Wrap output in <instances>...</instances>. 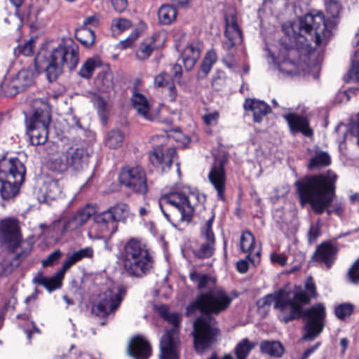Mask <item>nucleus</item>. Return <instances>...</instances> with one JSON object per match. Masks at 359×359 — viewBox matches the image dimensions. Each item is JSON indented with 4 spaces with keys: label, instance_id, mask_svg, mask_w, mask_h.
I'll list each match as a JSON object with an SVG mask.
<instances>
[{
    "label": "nucleus",
    "instance_id": "39",
    "mask_svg": "<svg viewBox=\"0 0 359 359\" xmlns=\"http://www.w3.org/2000/svg\"><path fill=\"white\" fill-rule=\"evenodd\" d=\"M48 166L50 169L58 172H64L69 168H71L65 152L61 156L51 159L49 161Z\"/></svg>",
    "mask_w": 359,
    "mask_h": 359
},
{
    "label": "nucleus",
    "instance_id": "35",
    "mask_svg": "<svg viewBox=\"0 0 359 359\" xmlns=\"http://www.w3.org/2000/svg\"><path fill=\"white\" fill-rule=\"evenodd\" d=\"M158 16L161 24L170 25L175 20L177 11L173 6L165 4L158 9Z\"/></svg>",
    "mask_w": 359,
    "mask_h": 359
},
{
    "label": "nucleus",
    "instance_id": "42",
    "mask_svg": "<svg viewBox=\"0 0 359 359\" xmlns=\"http://www.w3.org/2000/svg\"><path fill=\"white\" fill-rule=\"evenodd\" d=\"M215 241H206L199 249L194 251V255L200 259L210 257L215 251Z\"/></svg>",
    "mask_w": 359,
    "mask_h": 359
},
{
    "label": "nucleus",
    "instance_id": "32",
    "mask_svg": "<svg viewBox=\"0 0 359 359\" xmlns=\"http://www.w3.org/2000/svg\"><path fill=\"white\" fill-rule=\"evenodd\" d=\"M125 139L123 133L118 129L110 130L106 135L105 146L111 149H117L123 145Z\"/></svg>",
    "mask_w": 359,
    "mask_h": 359
},
{
    "label": "nucleus",
    "instance_id": "16",
    "mask_svg": "<svg viewBox=\"0 0 359 359\" xmlns=\"http://www.w3.org/2000/svg\"><path fill=\"white\" fill-rule=\"evenodd\" d=\"M96 207L90 204L80 208L71 217L63 220V231H72L84 225L95 214Z\"/></svg>",
    "mask_w": 359,
    "mask_h": 359
},
{
    "label": "nucleus",
    "instance_id": "40",
    "mask_svg": "<svg viewBox=\"0 0 359 359\" xmlns=\"http://www.w3.org/2000/svg\"><path fill=\"white\" fill-rule=\"evenodd\" d=\"M255 346V344L251 343L248 339H242L235 348L236 359H247Z\"/></svg>",
    "mask_w": 359,
    "mask_h": 359
},
{
    "label": "nucleus",
    "instance_id": "59",
    "mask_svg": "<svg viewBox=\"0 0 359 359\" xmlns=\"http://www.w3.org/2000/svg\"><path fill=\"white\" fill-rule=\"evenodd\" d=\"M114 9L118 12H123L128 6V0H111Z\"/></svg>",
    "mask_w": 359,
    "mask_h": 359
},
{
    "label": "nucleus",
    "instance_id": "17",
    "mask_svg": "<svg viewBox=\"0 0 359 359\" xmlns=\"http://www.w3.org/2000/svg\"><path fill=\"white\" fill-rule=\"evenodd\" d=\"M175 155L176 150L174 147L163 149L157 147L150 154L149 161L154 166L160 168L162 172H165L170 168Z\"/></svg>",
    "mask_w": 359,
    "mask_h": 359
},
{
    "label": "nucleus",
    "instance_id": "9",
    "mask_svg": "<svg viewBox=\"0 0 359 359\" xmlns=\"http://www.w3.org/2000/svg\"><path fill=\"white\" fill-rule=\"evenodd\" d=\"M25 172V167L18 158L4 157L0 160V194L2 198L8 200L18 194Z\"/></svg>",
    "mask_w": 359,
    "mask_h": 359
},
{
    "label": "nucleus",
    "instance_id": "51",
    "mask_svg": "<svg viewBox=\"0 0 359 359\" xmlns=\"http://www.w3.org/2000/svg\"><path fill=\"white\" fill-rule=\"evenodd\" d=\"M62 253L60 250H56L50 253L46 259L42 261V265L44 267L51 266L55 264L62 257Z\"/></svg>",
    "mask_w": 359,
    "mask_h": 359
},
{
    "label": "nucleus",
    "instance_id": "29",
    "mask_svg": "<svg viewBox=\"0 0 359 359\" xmlns=\"http://www.w3.org/2000/svg\"><path fill=\"white\" fill-rule=\"evenodd\" d=\"M154 84L158 87H167L169 90V100L174 101L177 95V90L172 82L171 76L165 73L162 72L158 74L154 79Z\"/></svg>",
    "mask_w": 359,
    "mask_h": 359
},
{
    "label": "nucleus",
    "instance_id": "56",
    "mask_svg": "<svg viewBox=\"0 0 359 359\" xmlns=\"http://www.w3.org/2000/svg\"><path fill=\"white\" fill-rule=\"evenodd\" d=\"M79 261L83 258H91L93 256V250L90 247L82 248L78 251L74 252Z\"/></svg>",
    "mask_w": 359,
    "mask_h": 359
},
{
    "label": "nucleus",
    "instance_id": "43",
    "mask_svg": "<svg viewBox=\"0 0 359 359\" xmlns=\"http://www.w3.org/2000/svg\"><path fill=\"white\" fill-rule=\"evenodd\" d=\"M344 79L346 82L359 81V50L355 51L352 66Z\"/></svg>",
    "mask_w": 359,
    "mask_h": 359
},
{
    "label": "nucleus",
    "instance_id": "55",
    "mask_svg": "<svg viewBox=\"0 0 359 359\" xmlns=\"http://www.w3.org/2000/svg\"><path fill=\"white\" fill-rule=\"evenodd\" d=\"M101 21L102 16L100 14L96 13L85 18L83 23V27H87L88 25L97 27L100 24Z\"/></svg>",
    "mask_w": 359,
    "mask_h": 359
},
{
    "label": "nucleus",
    "instance_id": "47",
    "mask_svg": "<svg viewBox=\"0 0 359 359\" xmlns=\"http://www.w3.org/2000/svg\"><path fill=\"white\" fill-rule=\"evenodd\" d=\"M77 262H79V260L74 252L72 254H68L67 255V257L64 260L61 269L57 273L61 280L63 278L66 271L68 269H69L71 266L76 264Z\"/></svg>",
    "mask_w": 359,
    "mask_h": 359
},
{
    "label": "nucleus",
    "instance_id": "46",
    "mask_svg": "<svg viewBox=\"0 0 359 359\" xmlns=\"http://www.w3.org/2000/svg\"><path fill=\"white\" fill-rule=\"evenodd\" d=\"M34 40L30 39L23 44L19 45L14 49V54L18 57L20 55L30 56L34 53Z\"/></svg>",
    "mask_w": 359,
    "mask_h": 359
},
{
    "label": "nucleus",
    "instance_id": "37",
    "mask_svg": "<svg viewBox=\"0 0 359 359\" xmlns=\"http://www.w3.org/2000/svg\"><path fill=\"white\" fill-rule=\"evenodd\" d=\"M92 102L97 109L101 122L106 125L109 115V108L107 102L98 95H93Z\"/></svg>",
    "mask_w": 359,
    "mask_h": 359
},
{
    "label": "nucleus",
    "instance_id": "1",
    "mask_svg": "<svg viewBox=\"0 0 359 359\" xmlns=\"http://www.w3.org/2000/svg\"><path fill=\"white\" fill-rule=\"evenodd\" d=\"M305 290L300 286L292 289L284 287L262 298L263 306L273 304L275 309L280 311V319L287 323L299 318L306 320L304 340H313L323 330L325 318V308L318 303L310 309L303 311V306L308 304L311 298L317 297L315 283L311 277H308L304 285Z\"/></svg>",
    "mask_w": 359,
    "mask_h": 359
},
{
    "label": "nucleus",
    "instance_id": "52",
    "mask_svg": "<svg viewBox=\"0 0 359 359\" xmlns=\"http://www.w3.org/2000/svg\"><path fill=\"white\" fill-rule=\"evenodd\" d=\"M130 27V21L123 18L114 19L111 22V27L117 29L119 32H123Z\"/></svg>",
    "mask_w": 359,
    "mask_h": 359
},
{
    "label": "nucleus",
    "instance_id": "27",
    "mask_svg": "<svg viewBox=\"0 0 359 359\" xmlns=\"http://www.w3.org/2000/svg\"><path fill=\"white\" fill-rule=\"evenodd\" d=\"M20 92L29 86L34 80V73L31 69H22L15 75L11 76Z\"/></svg>",
    "mask_w": 359,
    "mask_h": 359
},
{
    "label": "nucleus",
    "instance_id": "49",
    "mask_svg": "<svg viewBox=\"0 0 359 359\" xmlns=\"http://www.w3.org/2000/svg\"><path fill=\"white\" fill-rule=\"evenodd\" d=\"M215 215H212L205 223L202 227L201 233L205 241H215V236L212 230V222L214 220Z\"/></svg>",
    "mask_w": 359,
    "mask_h": 359
},
{
    "label": "nucleus",
    "instance_id": "63",
    "mask_svg": "<svg viewBox=\"0 0 359 359\" xmlns=\"http://www.w3.org/2000/svg\"><path fill=\"white\" fill-rule=\"evenodd\" d=\"M248 262L245 260L242 259L237 262V269L241 273H245L248 270Z\"/></svg>",
    "mask_w": 359,
    "mask_h": 359
},
{
    "label": "nucleus",
    "instance_id": "13",
    "mask_svg": "<svg viewBox=\"0 0 359 359\" xmlns=\"http://www.w3.org/2000/svg\"><path fill=\"white\" fill-rule=\"evenodd\" d=\"M119 181L134 192L144 194L147 191L146 174L139 165L124 167L120 172Z\"/></svg>",
    "mask_w": 359,
    "mask_h": 359
},
{
    "label": "nucleus",
    "instance_id": "38",
    "mask_svg": "<svg viewBox=\"0 0 359 359\" xmlns=\"http://www.w3.org/2000/svg\"><path fill=\"white\" fill-rule=\"evenodd\" d=\"M155 48L154 38H149L141 43L136 53V56L139 60H144L151 55Z\"/></svg>",
    "mask_w": 359,
    "mask_h": 359
},
{
    "label": "nucleus",
    "instance_id": "7",
    "mask_svg": "<svg viewBox=\"0 0 359 359\" xmlns=\"http://www.w3.org/2000/svg\"><path fill=\"white\" fill-rule=\"evenodd\" d=\"M205 200V196L198 193L193 192L188 196L173 193L162 198L160 206L168 220L171 221L172 217L180 222H190L197 203H203Z\"/></svg>",
    "mask_w": 359,
    "mask_h": 359
},
{
    "label": "nucleus",
    "instance_id": "60",
    "mask_svg": "<svg viewBox=\"0 0 359 359\" xmlns=\"http://www.w3.org/2000/svg\"><path fill=\"white\" fill-rule=\"evenodd\" d=\"M138 37V34L137 32L133 33L131 36L127 38L126 40L122 41L121 42V46L123 48H127L132 46L133 42L135 39Z\"/></svg>",
    "mask_w": 359,
    "mask_h": 359
},
{
    "label": "nucleus",
    "instance_id": "10",
    "mask_svg": "<svg viewBox=\"0 0 359 359\" xmlns=\"http://www.w3.org/2000/svg\"><path fill=\"white\" fill-rule=\"evenodd\" d=\"M34 111L27 120V133L33 145L45 144L48 136V126L51 121L48 104L41 99L33 101Z\"/></svg>",
    "mask_w": 359,
    "mask_h": 359
},
{
    "label": "nucleus",
    "instance_id": "58",
    "mask_svg": "<svg viewBox=\"0 0 359 359\" xmlns=\"http://www.w3.org/2000/svg\"><path fill=\"white\" fill-rule=\"evenodd\" d=\"M320 226L318 224H313L311 226L308 238L310 243L314 242L320 235Z\"/></svg>",
    "mask_w": 359,
    "mask_h": 359
},
{
    "label": "nucleus",
    "instance_id": "54",
    "mask_svg": "<svg viewBox=\"0 0 359 359\" xmlns=\"http://www.w3.org/2000/svg\"><path fill=\"white\" fill-rule=\"evenodd\" d=\"M219 113L217 111L207 112L202 116L203 122L208 126H215L218 123Z\"/></svg>",
    "mask_w": 359,
    "mask_h": 359
},
{
    "label": "nucleus",
    "instance_id": "45",
    "mask_svg": "<svg viewBox=\"0 0 359 359\" xmlns=\"http://www.w3.org/2000/svg\"><path fill=\"white\" fill-rule=\"evenodd\" d=\"M1 88L6 96H13L20 93L11 77H7L4 79Z\"/></svg>",
    "mask_w": 359,
    "mask_h": 359
},
{
    "label": "nucleus",
    "instance_id": "30",
    "mask_svg": "<svg viewBox=\"0 0 359 359\" xmlns=\"http://www.w3.org/2000/svg\"><path fill=\"white\" fill-rule=\"evenodd\" d=\"M102 61L98 57H89L81 65L79 75L83 79H89L92 77L95 70L102 66Z\"/></svg>",
    "mask_w": 359,
    "mask_h": 359
},
{
    "label": "nucleus",
    "instance_id": "25",
    "mask_svg": "<svg viewBox=\"0 0 359 359\" xmlns=\"http://www.w3.org/2000/svg\"><path fill=\"white\" fill-rule=\"evenodd\" d=\"M132 104L137 112L146 119H151L149 114L150 104L146 97L137 92H135L131 98Z\"/></svg>",
    "mask_w": 359,
    "mask_h": 359
},
{
    "label": "nucleus",
    "instance_id": "22",
    "mask_svg": "<svg viewBox=\"0 0 359 359\" xmlns=\"http://www.w3.org/2000/svg\"><path fill=\"white\" fill-rule=\"evenodd\" d=\"M201 46L199 43H192L185 47L182 53L184 68L189 71L195 65L201 56Z\"/></svg>",
    "mask_w": 359,
    "mask_h": 359
},
{
    "label": "nucleus",
    "instance_id": "6",
    "mask_svg": "<svg viewBox=\"0 0 359 359\" xmlns=\"http://www.w3.org/2000/svg\"><path fill=\"white\" fill-rule=\"evenodd\" d=\"M22 237L18 222L15 219H6L0 222V245L8 249V252L0 262V275L6 276L11 274L31 251V247L21 254L13 256V252L20 244Z\"/></svg>",
    "mask_w": 359,
    "mask_h": 359
},
{
    "label": "nucleus",
    "instance_id": "53",
    "mask_svg": "<svg viewBox=\"0 0 359 359\" xmlns=\"http://www.w3.org/2000/svg\"><path fill=\"white\" fill-rule=\"evenodd\" d=\"M348 276L354 284L359 283V258L352 264L348 271Z\"/></svg>",
    "mask_w": 359,
    "mask_h": 359
},
{
    "label": "nucleus",
    "instance_id": "18",
    "mask_svg": "<svg viewBox=\"0 0 359 359\" xmlns=\"http://www.w3.org/2000/svg\"><path fill=\"white\" fill-rule=\"evenodd\" d=\"M225 36L227 40L223 42L222 47L226 50H230L234 46L242 42V32L234 14L226 16Z\"/></svg>",
    "mask_w": 359,
    "mask_h": 359
},
{
    "label": "nucleus",
    "instance_id": "21",
    "mask_svg": "<svg viewBox=\"0 0 359 359\" xmlns=\"http://www.w3.org/2000/svg\"><path fill=\"white\" fill-rule=\"evenodd\" d=\"M128 351L135 359H147L151 353L148 341L140 337H136L131 340Z\"/></svg>",
    "mask_w": 359,
    "mask_h": 359
},
{
    "label": "nucleus",
    "instance_id": "50",
    "mask_svg": "<svg viewBox=\"0 0 359 359\" xmlns=\"http://www.w3.org/2000/svg\"><path fill=\"white\" fill-rule=\"evenodd\" d=\"M327 12L332 18H337L341 12V6L337 0H329L326 4Z\"/></svg>",
    "mask_w": 359,
    "mask_h": 359
},
{
    "label": "nucleus",
    "instance_id": "3",
    "mask_svg": "<svg viewBox=\"0 0 359 359\" xmlns=\"http://www.w3.org/2000/svg\"><path fill=\"white\" fill-rule=\"evenodd\" d=\"M337 175L329 170L326 173L306 176L296 181V187L301 206L310 204L312 210L318 215L327 211L328 215L335 212L342 214L344 206L341 203H331L335 197Z\"/></svg>",
    "mask_w": 359,
    "mask_h": 359
},
{
    "label": "nucleus",
    "instance_id": "15",
    "mask_svg": "<svg viewBox=\"0 0 359 359\" xmlns=\"http://www.w3.org/2000/svg\"><path fill=\"white\" fill-rule=\"evenodd\" d=\"M227 162L225 156L216 158L208 173V180L217 191L219 200L225 201L226 177L224 165Z\"/></svg>",
    "mask_w": 359,
    "mask_h": 359
},
{
    "label": "nucleus",
    "instance_id": "20",
    "mask_svg": "<svg viewBox=\"0 0 359 359\" xmlns=\"http://www.w3.org/2000/svg\"><path fill=\"white\" fill-rule=\"evenodd\" d=\"M337 252V248L330 243H323L316 248L313 255V259L316 262H323L327 269H330Z\"/></svg>",
    "mask_w": 359,
    "mask_h": 359
},
{
    "label": "nucleus",
    "instance_id": "23",
    "mask_svg": "<svg viewBox=\"0 0 359 359\" xmlns=\"http://www.w3.org/2000/svg\"><path fill=\"white\" fill-rule=\"evenodd\" d=\"M292 132H300L306 136H311L312 130L309 127V123L305 117L294 114H289L284 116Z\"/></svg>",
    "mask_w": 359,
    "mask_h": 359
},
{
    "label": "nucleus",
    "instance_id": "5",
    "mask_svg": "<svg viewBox=\"0 0 359 359\" xmlns=\"http://www.w3.org/2000/svg\"><path fill=\"white\" fill-rule=\"evenodd\" d=\"M295 27L307 34L310 36V40H313L318 46L330 36V32L327 29L323 13H308L300 20L298 25L283 26L285 37L282 39V44L287 49L299 48L300 47L299 43L303 44L304 40H308L301 34L297 33Z\"/></svg>",
    "mask_w": 359,
    "mask_h": 359
},
{
    "label": "nucleus",
    "instance_id": "41",
    "mask_svg": "<svg viewBox=\"0 0 359 359\" xmlns=\"http://www.w3.org/2000/svg\"><path fill=\"white\" fill-rule=\"evenodd\" d=\"M330 163V156L325 152L317 153L313 158H311L309 168H320L322 167L327 166Z\"/></svg>",
    "mask_w": 359,
    "mask_h": 359
},
{
    "label": "nucleus",
    "instance_id": "24",
    "mask_svg": "<svg viewBox=\"0 0 359 359\" xmlns=\"http://www.w3.org/2000/svg\"><path fill=\"white\" fill-rule=\"evenodd\" d=\"M245 109L253 112L254 121L260 122L264 116L271 112V107L260 100H247L244 104Z\"/></svg>",
    "mask_w": 359,
    "mask_h": 359
},
{
    "label": "nucleus",
    "instance_id": "4",
    "mask_svg": "<svg viewBox=\"0 0 359 359\" xmlns=\"http://www.w3.org/2000/svg\"><path fill=\"white\" fill-rule=\"evenodd\" d=\"M79 60L78 45L68 40L50 51H40L35 58L34 64L38 72H45L48 81L53 82L62 74L65 65L72 70L76 67Z\"/></svg>",
    "mask_w": 359,
    "mask_h": 359
},
{
    "label": "nucleus",
    "instance_id": "61",
    "mask_svg": "<svg viewBox=\"0 0 359 359\" xmlns=\"http://www.w3.org/2000/svg\"><path fill=\"white\" fill-rule=\"evenodd\" d=\"M217 60V53L213 50L208 51L204 58L205 61H206L208 63H210L212 65L216 62Z\"/></svg>",
    "mask_w": 359,
    "mask_h": 359
},
{
    "label": "nucleus",
    "instance_id": "26",
    "mask_svg": "<svg viewBox=\"0 0 359 359\" xmlns=\"http://www.w3.org/2000/svg\"><path fill=\"white\" fill-rule=\"evenodd\" d=\"M95 83L101 91H107L113 87V74L109 67H105L97 75Z\"/></svg>",
    "mask_w": 359,
    "mask_h": 359
},
{
    "label": "nucleus",
    "instance_id": "12",
    "mask_svg": "<svg viewBox=\"0 0 359 359\" xmlns=\"http://www.w3.org/2000/svg\"><path fill=\"white\" fill-rule=\"evenodd\" d=\"M125 294V289L121 286L107 290L100 294L99 302L93 306V313L98 316H107L118 309Z\"/></svg>",
    "mask_w": 359,
    "mask_h": 359
},
{
    "label": "nucleus",
    "instance_id": "28",
    "mask_svg": "<svg viewBox=\"0 0 359 359\" xmlns=\"http://www.w3.org/2000/svg\"><path fill=\"white\" fill-rule=\"evenodd\" d=\"M63 187V183L59 180L49 179L43 184L45 197L46 199L55 200L58 198Z\"/></svg>",
    "mask_w": 359,
    "mask_h": 359
},
{
    "label": "nucleus",
    "instance_id": "33",
    "mask_svg": "<svg viewBox=\"0 0 359 359\" xmlns=\"http://www.w3.org/2000/svg\"><path fill=\"white\" fill-rule=\"evenodd\" d=\"M254 244L255 237L253 234L249 231H243L241 236L240 248L243 252H248L247 258L252 263L255 262V260L252 257Z\"/></svg>",
    "mask_w": 359,
    "mask_h": 359
},
{
    "label": "nucleus",
    "instance_id": "48",
    "mask_svg": "<svg viewBox=\"0 0 359 359\" xmlns=\"http://www.w3.org/2000/svg\"><path fill=\"white\" fill-rule=\"evenodd\" d=\"M353 306L350 304H341L335 308V314L341 320L346 318L353 313Z\"/></svg>",
    "mask_w": 359,
    "mask_h": 359
},
{
    "label": "nucleus",
    "instance_id": "64",
    "mask_svg": "<svg viewBox=\"0 0 359 359\" xmlns=\"http://www.w3.org/2000/svg\"><path fill=\"white\" fill-rule=\"evenodd\" d=\"M223 61L225 65L230 69H234L237 66L236 62L232 59L231 55H227Z\"/></svg>",
    "mask_w": 359,
    "mask_h": 359
},
{
    "label": "nucleus",
    "instance_id": "34",
    "mask_svg": "<svg viewBox=\"0 0 359 359\" xmlns=\"http://www.w3.org/2000/svg\"><path fill=\"white\" fill-rule=\"evenodd\" d=\"M33 281L36 284L43 286L49 291L60 287L61 285V280L57 274L50 278H46L42 274H38L34 278Z\"/></svg>",
    "mask_w": 359,
    "mask_h": 359
},
{
    "label": "nucleus",
    "instance_id": "19",
    "mask_svg": "<svg viewBox=\"0 0 359 359\" xmlns=\"http://www.w3.org/2000/svg\"><path fill=\"white\" fill-rule=\"evenodd\" d=\"M69 165L76 170H82L87 166L90 154L88 149L82 146L74 145L65 151Z\"/></svg>",
    "mask_w": 359,
    "mask_h": 359
},
{
    "label": "nucleus",
    "instance_id": "11",
    "mask_svg": "<svg viewBox=\"0 0 359 359\" xmlns=\"http://www.w3.org/2000/svg\"><path fill=\"white\" fill-rule=\"evenodd\" d=\"M159 313L172 327L170 330H165L161 339V359H179V336L182 316L177 313H170L166 306L160 307Z\"/></svg>",
    "mask_w": 359,
    "mask_h": 359
},
{
    "label": "nucleus",
    "instance_id": "14",
    "mask_svg": "<svg viewBox=\"0 0 359 359\" xmlns=\"http://www.w3.org/2000/svg\"><path fill=\"white\" fill-rule=\"evenodd\" d=\"M128 213V205L120 203L97 215L95 219L102 232L114 233L116 229V222L125 220Z\"/></svg>",
    "mask_w": 359,
    "mask_h": 359
},
{
    "label": "nucleus",
    "instance_id": "8",
    "mask_svg": "<svg viewBox=\"0 0 359 359\" xmlns=\"http://www.w3.org/2000/svg\"><path fill=\"white\" fill-rule=\"evenodd\" d=\"M121 262L128 273L138 278L146 275L153 266V259L146 245L135 238L125 244Z\"/></svg>",
    "mask_w": 359,
    "mask_h": 359
},
{
    "label": "nucleus",
    "instance_id": "36",
    "mask_svg": "<svg viewBox=\"0 0 359 359\" xmlns=\"http://www.w3.org/2000/svg\"><path fill=\"white\" fill-rule=\"evenodd\" d=\"M75 36L86 47L91 46L95 41V34L90 28L81 27L76 29Z\"/></svg>",
    "mask_w": 359,
    "mask_h": 359
},
{
    "label": "nucleus",
    "instance_id": "57",
    "mask_svg": "<svg viewBox=\"0 0 359 359\" xmlns=\"http://www.w3.org/2000/svg\"><path fill=\"white\" fill-rule=\"evenodd\" d=\"M270 257L273 264H278L281 266L287 264V257L283 254L272 253Z\"/></svg>",
    "mask_w": 359,
    "mask_h": 359
},
{
    "label": "nucleus",
    "instance_id": "62",
    "mask_svg": "<svg viewBox=\"0 0 359 359\" xmlns=\"http://www.w3.org/2000/svg\"><path fill=\"white\" fill-rule=\"evenodd\" d=\"M294 65L291 62H284L280 65V71L286 74H290L293 72Z\"/></svg>",
    "mask_w": 359,
    "mask_h": 359
},
{
    "label": "nucleus",
    "instance_id": "2",
    "mask_svg": "<svg viewBox=\"0 0 359 359\" xmlns=\"http://www.w3.org/2000/svg\"><path fill=\"white\" fill-rule=\"evenodd\" d=\"M231 297L222 289H215L202 293L187 308L191 314L199 310L206 316H200L194 323L192 335L194 345L197 353H203L216 341L219 330L212 315H219L225 311L231 303Z\"/></svg>",
    "mask_w": 359,
    "mask_h": 359
},
{
    "label": "nucleus",
    "instance_id": "44",
    "mask_svg": "<svg viewBox=\"0 0 359 359\" xmlns=\"http://www.w3.org/2000/svg\"><path fill=\"white\" fill-rule=\"evenodd\" d=\"M190 279L197 283L199 290L205 289L209 287L210 283L212 282V279L208 275H201L196 271H192L189 274Z\"/></svg>",
    "mask_w": 359,
    "mask_h": 359
},
{
    "label": "nucleus",
    "instance_id": "31",
    "mask_svg": "<svg viewBox=\"0 0 359 359\" xmlns=\"http://www.w3.org/2000/svg\"><path fill=\"white\" fill-rule=\"evenodd\" d=\"M261 351L273 357H280L284 353V347L278 341H263L260 344Z\"/></svg>",
    "mask_w": 359,
    "mask_h": 359
}]
</instances>
